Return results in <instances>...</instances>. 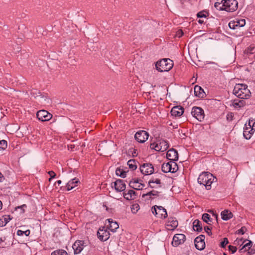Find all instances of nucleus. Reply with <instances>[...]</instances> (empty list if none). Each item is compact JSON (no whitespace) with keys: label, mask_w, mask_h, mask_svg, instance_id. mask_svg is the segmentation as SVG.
<instances>
[{"label":"nucleus","mask_w":255,"mask_h":255,"mask_svg":"<svg viewBox=\"0 0 255 255\" xmlns=\"http://www.w3.org/2000/svg\"><path fill=\"white\" fill-rule=\"evenodd\" d=\"M87 246V243L84 241H76L72 246L75 254H80L84 248Z\"/></svg>","instance_id":"8"},{"label":"nucleus","mask_w":255,"mask_h":255,"mask_svg":"<svg viewBox=\"0 0 255 255\" xmlns=\"http://www.w3.org/2000/svg\"><path fill=\"white\" fill-rule=\"evenodd\" d=\"M157 70L159 72L168 71L173 66V62L170 59H163L158 61L155 65Z\"/></svg>","instance_id":"3"},{"label":"nucleus","mask_w":255,"mask_h":255,"mask_svg":"<svg viewBox=\"0 0 255 255\" xmlns=\"http://www.w3.org/2000/svg\"><path fill=\"white\" fill-rule=\"evenodd\" d=\"M110 234L107 229L103 227L100 229L97 233L98 238L102 241H106L110 238Z\"/></svg>","instance_id":"15"},{"label":"nucleus","mask_w":255,"mask_h":255,"mask_svg":"<svg viewBox=\"0 0 255 255\" xmlns=\"http://www.w3.org/2000/svg\"><path fill=\"white\" fill-rule=\"evenodd\" d=\"M233 93L238 98L242 99L249 98L251 95L248 86L243 84H237L235 85Z\"/></svg>","instance_id":"1"},{"label":"nucleus","mask_w":255,"mask_h":255,"mask_svg":"<svg viewBox=\"0 0 255 255\" xmlns=\"http://www.w3.org/2000/svg\"><path fill=\"white\" fill-rule=\"evenodd\" d=\"M114 186L116 190L118 192L123 191L126 189V184L124 181L121 179L117 180L114 182Z\"/></svg>","instance_id":"19"},{"label":"nucleus","mask_w":255,"mask_h":255,"mask_svg":"<svg viewBox=\"0 0 255 255\" xmlns=\"http://www.w3.org/2000/svg\"><path fill=\"white\" fill-rule=\"evenodd\" d=\"M162 171L165 173L171 172L174 173L178 169L177 163L174 161H171L162 165Z\"/></svg>","instance_id":"4"},{"label":"nucleus","mask_w":255,"mask_h":255,"mask_svg":"<svg viewBox=\"0 0 255 255\" xmlns=\"http://www.w3.org/2000/svg\"><path fill=\"white\" fill-rule=\"evenodd\" d=\"M204 239L205 236L204 235H200L195 238L194 240L195 246L197 250L201 251L205 248Z\"/></svg>","instance_id":"14"},{"label":"nucleus","mask_w":255,"mask_h":255,"mask_svg":"<svg viewBox=\"0 0 255 255\" xmlns=\"http://www.w3.org/2000/svg\"><path fill=\"white\" fill-rule=\"evenodd\" d=\"M204 230L206 233L208 234L209 235H210L211 234V229L208 226L205 227Z\"/></svg>","instance_id":"51"},{"label":"nucleus","mask_w":255,"mask_h":255,"mask_svg":"<svg viewBox=\"0 0 255 255\" xmlns=\"http://www.w3.org/2000/svg\"><path fill=\"white\" fill-rule=\"evenodd\" d=\"M7 147V142L5 140L0 141V151L3 150Z\"/></svg>","instance_id":"40"},{"label":"nucleus","mask_w":255,"mask_h":255,"mask_svg":"<svg viewBox=\"0 0 255 255\" xmlns=\"http://www.w3.org/2000/svg\"><path fill=\"white\" fill-rule=\"evenodd\" d=\"M224 255H227L225 253L224 254Z\"/></svg>","instance_id":"60"},{"label":"nucleus","mask_w":255,"mask_h":255,"mask_svg":"<svg viewBox=\"0 0 255 255\" xmlns=\"http://www.w3.org/2000/svg\"><path fill=\"white\" fill-rule=\"evenodd\" d=\"M198 22L200 23H203V21L202 20L199 19Z\"/></svg>","instance_id":"56"},{"label":"nucleus","mask_w":255,"mask_h":255,"mask_svg":"<svg viewBox=\"0 0 255 255\" xmlns=\"http://www.w3.org/2000/svg\"><path fill=\"white\" fill-rule=\"evenodd\" d=\"M224 10L228 12H233L238 8V2L236 0H224Z\"/></svg>","instance_id":"7"},{"label":"nucleus","mask_w":255,"mask_h":255,"mask_svg":"<svg viewBox=\"0 0 255 255\" xmlns=\"http://www.w3.org/2000/svg\"><path fill=\"white\" fill-rule=\"evenodd\" d=\"M148 184L151 188L160 187V180L158 178H153L149 181Z\"/></svg>","instance_id":"26"},{"label":"nucleus","mask_w":255,"mask_h":255,"mask_svg":"<svg viewBox=\"0 0 255 255\" xmlns=\"http://www.w3.org/2000/svg\"><path fill=\"white\" fill-rule=\"evenodd\" d=\"M215 180H216V178L212 174L208 172H204L200 174L198 178V182L200 184L204 185L206 189L210 190L211 188V184Z\"/></svg>","instance_id":"2"},{"label":"nucleus","mask_w":255,"mask_h":255,"mask_svg":"<svg viewBox=\"0 0 255 255\" xmlns=\"http://www.w3.org/2000/svg\"><path fill=\"white\" fill-rule=\"evenodd\" d=\"M167 229L169 230H172L178 226V222L176 220H169L167 225Z\"/></svg>","instance_id":"29"},{"label":"nucleus","mask_w":255,"mask_h":255,"mask_svg":"<svg viewBox=\"0 0 255 255\" xmlns=\"http://www.w3.org/2000/svg\"><path fill=\"white\" fill-rule=\"evenodd\" d=\"M140 170L144 175H150L154 172V167L151 164L144 163L140 166Z\"/></svg>","instance_id":"13"},{"label":"nucleus","mask_w":255,"mask_h":255,"mask_svg":"<svg viewBox=\"0 0 255 255\" xmlns=\"http://www.w3.org/2000/svg\"><path fill=\"white\" fill-rule=\"evenodd\" d=\"M139 209V206L138 204L133 205L131 208L132 213L135 214Z\"/></svg>","instance_id":"43"},{"label":"nucleus","mask_w":255,"mask_h":255,"mask_svg":"<svg viewBox=\"0 0 255 255\" xmlns=\"http://www.w3.org/2000/svg\"><path fill=\"white\" fill-rule=\"evenodd\" d=\"M194 93L195 96L199 98H204L206 95L203 89L198 85L194 87Z\"/></svg>","instance_id":"24"},{"label":"nucleus","mask_w":255,"mask_h":255,"mask_svg":"<svg viewBox=\"0 0 255 255\" xmlns=\"http://www.w3.org/2000/svg\"><path fill=\"white\" fill-rule=\"evenodd\" d=\"M233 105V106L236 108H241L245 105V102L243 100H239L238 101V100H234Z\"/></svg>","instance_id":"34"},{"label":"nucleus","mask_w":255,"mask_h":255,"mask_svg":"<svg viewBox=\"0 0 255 255\" xmlns=\"http://www.w3.org/2000/svg\"><path fill=\"white\" fill-rule=\"evenodd\" d=\"M246 52L247 54L255 53V45H251L246 50Z\"/></svg>","instance_id":"39"},{"label":"nucleus","mask_w":255,"mask_h":255,"mask_svg":"<svg viewBox=\"0 0 255 255\" xmlns=\"http://www.w3.org/2000/svg\"><path fill=\"white\" fill-rule=\"evenodd\" d=\"M252 122V121L249 122V126L250 127L249 128L246 127V128L244 129V132H243V134H244V137L247 139H249L251 138V137L252 136V134L254 132L253 128H251V124Z\"/></svg>","instance_id":"23"},{"label":"nucleus","mask_w":255,"mask_h":255,"mask_svg":"<svg viewBox=\"0 0 255 255\" xmlns=\"http://www.w3.org/2000/svg\"><path fill=\"white\" fill-rule=\"evenodd\" d=\"M152 213L157 217L165 219L167 217V213L165 209L160 206H154L151 209Z\"/></svg>","instance_id":"6"},{"label":"nucleus","mask_w":255,"mask_h":255,"mask_svg":"<svg viewBox=\"0 0 255 255\" xmlns=\"http://www.w3.org/2000/svg\"><path fill=\"white\" fill-rule=\"evenodd\" d=\"M3 219L5 222V224L4 225H5L6 224H7L9 221V220H10V218L9 216H5L3 217Z\"/></svg>","instance_id":"50"},{"label":"nucleus","mask_w":255,"mask_h":255,"mask_svg":"<svg viewBox=\"0 0 255 255\" xmlns=\"http://www.w3.org/2000/svg\"><path fill=\"white\" fill-rule=\"evenodd\" d=\"M242 241V239H240L238 242Z\"/></svg>","instance_id":"59"},{"label":"nucleus","mask_w":255,"mask_h":255,"mask_svg":"<svg viewBox=\"0 0 255 255\" xmlns=\"http://www.w3.org/2000/svg\"><path fill=\"white\" fill-rule=\"evenodd\" d=\"M183 34V32L182 31V30H179L177 32V36L178 37H181Z\"/></svg>","instance_id":"52"},{"label":"nucleus","mask_w":255,"mask_h":255,"mask_svg":"<svg viewBox=\"0 0 255 255\" xmlns=\"http://www.w3.org/2000/svg\"><path fill=\"white\" fill-rule=\"evenodd\" d=\"M222 219L227 221L233 217V214L229 210H224L221 212Z\"/></svg>","instance_id":"27"},{"label":"nucleus","mask_w":255,"mask_h":255,"mask_svg":"<svg viewBox=\"0 0 255 255\" xmlns=\"http://www.w3.org/2000/svg\"><path fill=\"white\" fill-rule=\"evenodd\" d=\"M228 243V239L227 238H224L223 241L221 242L220 246L222 248H225Z\"/></svg>","instance_id":"45"},{"label":"nucleus","mask_w":255,"mask_h":255,"mask_svg":"<svg viewBox=\"0 0 255 255\" xmlns=\"http://www.w3.org/2000/svg\"><path fill=\"white\" fill-rule=\"evenodd\" d=\"M247 231V228L245 227H242L241 229L237 231V234L243 235Z\"/></svg>","instance_id":"46"},{"label":"nucleus","mask_w":255,"mask_h":255,"mask_svg":"<svg viewBox=\"0 0 255 255\" xmlns=\"http://www.w3.org/2000/svg\"><path fill=\"white\" fill-rule=\"evenodd\" d=\"M17 234L18 236H22L23 234H24L26 236H28L30 234V231L29 230H27L25 231L18 230L17 232Z\"/></svg>","instance_id":"42"},{"label":"nucleus","mask_w":255,"mask_h":255,"mask_svg":"<svg viewBox=\"0 0 255 255\" xmlns=\"http://www.w3.org/2000/svg\"><path fill=\"white\" fill-rule=\"evenodd\" d=\"M137 196L136 193L132 190H129L128 192L124 193V197L128 200H131L136 199Z\"/></svg>","instance_id":"22"},{"label":"nucleus","mask_w":255,"mask_h":255,"mask_svg":"<svg viewBox=\"0 0 255 255\" xmlns=\"http://www.w3.org/2000/svg\"><path fill=\"white\" fill-rule=\"evenodd\" d=\"M3 240H2V239L1 238H0V242H3Z\"/></svg>","instance_id":"57"},{"label":"nucleus","mask_w":255,"mask_h":255,"mask_svg":"<svg viewBox=\"0 0 255 255\" xmlns=\"http://www.w3.org/2000/svg\"><path fill=\"white\" fill-rule=\"evenodd\" d=\"M203 220L206 223L209 224L210 223H209V222H211V220H210V216L208 214H207V213H204L202 215V217Z\"/></svg>","instance_id":"38"},{"label":"nucleus","mask_w":255,"mask_h":255,"mask_svg":"<svg viewBox=\"0 0 255 255\" xmlns=\"http://www.w3.org/2000/svg\"><path fill=\"white\" fill-rule=\"evenodd\" d=\"M2 204L1 202L0 201V210L2 209Z\"/></svg>","instance_id":"55"},{"label":"nucleus","mask_w":255,"mask_h":255,"mask_svg":"<svg viewBox=\"0 0 255 255\" xmlns=\"http://www.w3.org/2000/svg\"><path fill=\"white\" fill-rule=\"evenodd\" d=\"M148 133L144 130L137 131L134 135L135 139L139 142H144L148 137Z\"/></svg>","instance_id":"12"},{"label":"nucleus","mask_w":255,"mask_h":255,"mask_svg":"<svg viewBox=\"0 0 255 255\" xmlns=\"http://www.w3.org/2000/svg\"><path fill=\"white\" fill-rule=\"evenodd\" d=\"M191 114L192 116L199 121H202L204 119V113L202 108L194 107L192 108Z\"/></svg>","instance_id":"10"},{"label":"nucleus","mask_w":255,"mask_h":255,"mask_svg":"<svg viewBox=\"0 0 255 255\" xmlns=\"http://www.w3.org/2000/svg\"><path fill=\"white\" fill-rule=\"evenodd\" d=\"M61 183V180H58L56 181V184H57L58 185H60V184Z\"/></svg>","instance_id":"54"},{"label":"nucleus","mask_w":255,"mask_h":255,"mask_svg":"<svg viewBox=\"0 0 255 255\" xmlns=\"http://www.w3.org/2000/svg\"><path fill=\"white\" fill-rule=\"evenodd\" d=\"M37 99L39 102L41 104L46 105L50 103V99L48 98L47 96L42 95V94H41V96H39Z\"/></svg>","instance_id":"30"},{"label":"nucleus","mask_w":255,"mask_h":255,"mask_svg":"<svg viewBox=\"0 0 255 255\" xmlns=\"http://www.w3.org/2000/svg\"><path fill=\"white\" fill-rule=\"evenodd\" d=\"M108 222V229L113 232H115L119 229V225L116 221H114L112 219H108L107 220Z\"/></svg>","instance_id":"20"},{"label":"nucleus","mask_w":255,"mask_h":255,"mask_svg":"<svg viewBox=\"0 0 255 255\" xmlns=\"http://www.w3.org/2000/svg\"><path fill=\"white\" fill-rule=\"evenodd\" d=\"M208 14V12L206 11H200L197 14L198 17H206Z\"/></svg>","instance_id":"44"},{"label":"nucleus","mask_w":255,"mask_h":255,"mask_svg":"<svg viewBox=\"0 0 255 255\" xmlns=\"http://www.w3.org/2000/svg\"><path fill=\"white\" fill-rule=\"evenodd\" d=\"M3 178V175L1 174V172H0V182H1L2 180V179Z\"/></svg>","instance_id":"53"},{"label":"nucleus","mask_w":255,"mask_h":255,"mask_svg":"<svg viewBox=\"0 0 255 255\" xmlns=\"http://www.w3.org/2000/svg\"><path fill=\"white\" fill-rule=\"evenodd\" d=\"M183 113V108L179 106L174 107L171 110V114L175 117H180Z\"/></svg>","instance_id":"21"},{"label":"nucleus","mask_w":255,"mask_h":255,"mask_svg":"<svg viewBox=\"0 0 255 255\" xmlns=\"http://www.w3.org/2000/svg\"><path fill=\"white\" fill-rule=\"evenodd\" d=\"M26 207V205H22V206H21V207H22V208H23V207Z\"/></svg>","instance_id":"58"},{"label":"nucleus","mask_w":255,"mask_h":255,"mask_svg":"<svg viewBox=\"0 0 255 255\" xmlns=\"http://www.w3.org/2000/svg\"><path fill=\"white\" fill-rule=\"evenodd\" d=\"M79 182V181L77 178H74L71 180L69 181L66 185L67 190L69 191L73 189L74 187L77 186V184H78Z\"/></svg>","instance_id":"25"},{"label":"nucleus","mask_w":255,"mask_h":255,"mask_svg":"<svg viewBox=\"0 0 255 255\" xmlns=\"http://www.w3.org/2000/svg\"><path fill=\"white\" fill-rule=\"evenodd\" d=\"M229 250L232 254H234L237 251V248L236 247L230 245L229 246Z\"/></svg>","instance_id":"48"},{"label":"nucleus","mask_w":255,"mask_h":255,"mask_svg":"<svg viewBox=\"0 0 255 255\" xmlns=\"http://www.w3.org/2000/svg\"><path fill=\"white\" fill-rule=\"evenodd\" d=\"M252 242L251 241H249L248 243L245 244L243 247L239 250L240 253L244 252L249 250L252 247Z\"/></svg>","instance_id":"32"},{"label":"nucleus","mask_w":255,"mask_h":255,"mask_svg":"<svg viewBox=\"0 0 255 255\" xmlns=\"http://www.w3.org/2000/svg\"><path fill=\"white\" fill-rule=\"evenodd\" d=\"M36 116L38 120L42 122L48 121L52 117V115L51 114L44 110L38 111Z\"/></svg>","instance_id":"9"},{"label":"nucleus","mask_w":255,"mask_h":255,"mask_svg":"<svg viewBox=\"0 0 255 255\" xmlns=\"http://www.w3.org/2000/svg\"><path fill=\"white\" fill-rule=\"evenodd\" d=\"M31 95L33 96L35 98H38L39 96H41V93L39 92L36 89H32L30 92Z\"/></svg>","instance_id":"36"},{"label":"nucleus","mask_w":255,"mask_h":255,"mask_svg":"<svg viewBox=\"0 0 255 255\" xmlns=\"http://www.w3.org/2000/svg\"><path fill=\"white\" fill-rule=\"evenodd\" d=\"M158 193H159L157 191H155V190H152L150 192H148L146 194H143L142 196L143 197L146 196H149L150 197H151V196H158Z\"/></svg>","instance_id":"41"},{"label":"nucleus","mask_w":255,"mask_h":255,"mask_svg":"<svg viewBox=\"0 0 255 255\" xmlns=\"http://www.w3.org/2000/svg\"><path fill=\"white\" fill-rule=\"evenodd\" d=\"M234 115L232 112H229L227 115V119L229 121H231L233 120Z\"/></svg>","instance_id":"47"},{"label":"nucleus","mask_w":255,"mask_h":255,"mask_svg":"<svg viewBox=\"0 0 255 255\" xmlns=\"http://www.w3.org/2000/svg\"><path fill=\"white\" fill-rule=\"evenodd\" d=\"M186 237L184 234H178L174 236L172 244L174 247H177L179 245L183 244L185 241Z\"/></svg>","instance_id":"11"},{"label":"nucleus","mask_w":255,"mask_h":255,"mask_svg":"<svg viewBox=\"0 0 255 255\" xmlns=\"http://www.w3.org/2000/svg\"><path fill=\"white\" fill-rule=\"evenodd\" d=\"M128 165L129 168L132 170H134L137 168L136 163L134 160L130 159L128 160Z\"/></svg>","instance_id":"33"},{"label":"nucleus","mask_w":255,"mask_h":255,"mask_svg":"<svg viewBox=\"0 0 255 255\" xmlns=\"http://www.w3.org/2000/svg\"><path fill=\"white\" fill-rule=\"evenodd\" d=\"M166 157L171 161L175 162L178 159L177 151L173 148L168 150L166 153Z\"/></svg>","instance_id":"18"},{"label":"nucleus","mask_w":255,"mask_h":255,"mask_svg":"<svg viewBox=\"0 0 255 255\" xmlns=\"http://www.w3.org/2000/svg\"><path fill=\"white\" fill-rule=\"evenodd\" d=\"M224 0H217L214 4L215 7L218 10H224L225 4Z\"/></svg>","instance_id":"31"},{"label":"nucleus","mask_w":255,"mask_h":255,"mask_svg":"<svg viewBox=\"0 0 255 255\" xmlns=\"http://www.w3.org/2000/svg\"><path fill=\"white\" fill-rule=\"evenodd\" d=\"M246 24V21L244 19H236L231 21L229 23V26L230 28L235 29L238 27H243Z\"/></svg>","instance_id":"16"},{"label":"nucleus","mask_w":255,"mask_h":255,"mask_svg":"<svg viewBox=\"0 0 255 255\" xmlns=\"http://www.w3.org/2000/svg\"><path fill=\"white\" fill-rule=\"evenodd\" d=\"M48 174L50 176V178L49 179V181H50L51 179L55 177L56 174L53 171H50L48 172Z\"/></svg>","instance_id":"49"},{"label":"nucleus","mask_w":255,"mask_h":255,"mask_svg":"<svg viewBox=\"0 0 255 255\" xmlns=\"http://www.w3.org/2000/svg\"><path fill=\"white\" fill-rule=\"evenodd\" d=\"M150 148L156 151L163 152L167 150L169 147L167 142L164 140H159L157 143L150 144Z\"/></svg>","instance_id":"5"},{"label":"nucleus","mask_w":255,"mask_h":255,"mask_svg":"<svg viewBox=\"0 0 255 255\" xmlns=\"http://www.w3.org/2000/svg\"><path fill=\"white\" fill-rule=\"evenodd\" d=\"M141 180L137 179H134L130 181L129 183V185L131 188L135 190H142L144 187V184L140 182Z\"/></svg>","instance_id":"17"},{"label":"nucleus","mask_w":255,"mask_h":255,"mask_svg":"<svg viewBox=\"0 0 255 255\" xmlns=\"http://www.w3.org/2000/svg\"><path fill=\"white\" fill-rule=\"evenodd\" d=\"M116 174L117 176H119L122 178L126 176V172L121 168H117L116 170Z\"/></svg>","instance_id":"35"},{"label":"nucleus","mask_w":255,"mask_h":255,"mask_svg":"<svg viewBox=\"0 0 255 255\" xmlns=\"http://www.w3.org/2000/svg\"><path fill=\"white\" fill-rule=\"evenodd\" d=\"M67 252L64 250H57L51 253V255H67Z\"/></svg>","instance_id":"37"},{"label":"nucleus","mask_w":255,"mask_h":255,"mask_svg":"<svg viewBox=\"0 0 255 255\" xmlns=\"http://www.w3.org/2000/svg\"><path fill=\"white\" fill-rule=\"evenodd\" d=\"M193 228L195 231H201L202 230V226L201 222L198 220H194L193 222Z\"/></svg>","instance_id":"28"}]
</instances>
